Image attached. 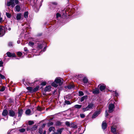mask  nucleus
<instances>
[{
	"instance_id": "nucleus-1",
	"label": "nucleus",
	"mask_w": 134,
	"mask_h": 134,
	"mask_svg": "<svg viewBox=\"0 0 134 134\" xmlns=\"http://www.w3.org/2000/svg\"><path fill=\"white\" fill-rule=\"evenodd\" d=\"M95 107L94 104L92 103H89L85 108H83L82 109L84 112L92 110Z\"/></svg>"
},
{
	"instance_id": "nucleus-2",
	"label": "nucleus",
	"mask_w": 134,
	"mask_h": 134,
	"mask_svg": "<svg viewBox=\"0 0 134 134\" xmlns=\"http://www.w3.org/2000/svg\"><path fill=\"white\" fill-rule=\"evenodd\" d=\"M48 121L47 120H43L40 122L39 123V125H41L42 126H52L53 125V123L51 122H48Z\"/></svg>"
},
{
	"instance_id": "nucleus-3",
	"label": "nucleus",
	"mask_w": 134,
	"mask_h": 134,
	"mask_svg": "<svg viewBox=\"0 0 134 134\" xmlns=\"http://www.w3.org/2000/svg\"><path fill=\"white\" fill-rule=\"evenodd\" d=\"M101 110L100 109H99L98 110L96 111L93 114L92 118V119L95 118L100 113Z\"/></svg>"
},
{
	"instance_id": "nucleus-4",
	"label": "nucleus",
	"mask_w": 134,
	"mask_h": 134,
	"mask_svg": "<svg viewBox=\"0 0 134 134\" xmlns=\"http://www.w3.org/2000/svg\"><path fill=\"white\" fill-rule=\"evenodd\" d=\"M63 80L62 79L60 78H57L55 80L56 83L58 84L59 85H62L63 83Z\"/></svg>"
},
{
	"instance_id": "nucleus-5",
	"label": "nucleus",
	"mask_w": 134,
	"mask_h": 134,
	"mask_svg": "<svg viewBox=\"0 0 134 134\" xmlns=\"http://www.w3.org/2000/svg\"><path fill=\"white\" fill-rule=\"evenodd\" d=\"M37 126H29L27 127V131H31L32 132L37 130Z\"/></svg>"
},
{
	"instance_id": "nucleus-6",
	"label": "nucleus",
	"mask_w": 134,
	"mask_h": 134,
	"mask_svg": "<svg viewBox=\"0 0 134 134\" xmlns=\"http://www.w3.org/2000/svg\"><path fill=\"white\" fill-rule=\"evenodd\" d=\"M114 105L113 104H110L109 107V113H111L112 112L114 111Z\"/></svg>"
},
{
	"instance_id": "nucleus-7",
	"label": "nucleus",
	"mask_w": 134,
	"mask_h": 134,
	"mask_svg": "<svg viewBox=\"0 0 134 134\" xmlns=\"http://www.w3.org/2000/svg\"><path fill=\"white\" fill-rule=\"evenodd\" d=\"M9 115L12 117L15 118L16 116V115L15 111L12 110H9Z\"/></svg>"
},
{
	"instance_id": "nucleus-8",
	"label": "nucleus",
	"mask_w": 134,
	"mask_h": 134,
	"mask_svg": "<svg viewBox=\"0 0 134 134\" xmlns=\"http://www.w3.org/2000/svg\"><path fill=\"white\" fill-rule=\"evenodd\" d=\"M64 129L63 128L59 129L57 130L56 132H54L52 134H62Z\"/></svg>"
},
{
	"instance_id": "nucleus-9",
	"label": "nucleus",
	"mask_w": 134,
	"mask_h": 134,
	"mask_svg": "<svg viewBox=\"0 0 134 134\" xmlns=\"http://www.w3.org/2000/svg\"><path fill=\"white\" fill-rule=\"evenodd\" d=\"M23 114V110L22 109H18V117L20 120Z\"/></svg>"
},
{
	"instance_id": "nucleus-10",
	"label": "nucleus",
	"mask_w": 134,
	"mask_h": 134,
	"mask_svg": "<svg viewBox=\"0 0 134 134\" xmlns=\"http://www.w3.org/2000/svg\"><path fill=\"white\" fill-rule=\"evenodd\" d=\"M3 27L0 26V37H1L4 35L5 34L4 31L3 29Z\"/></svg>"
},
{
	"instance_id": "nucleus-11",
	"label": "nucleus",
	"mask_w": 134,
	"mask_h": 134,
	"mask_svg": "<svg viewBox=\"0 0 134 134\" xmlns=\"http://www.w3.org/2000/svg\"><path fill=\"white\" fill-rule=\"evenodd\" d=\"M7 54L9 57H15L16 56L15 54L14 53H11L9 52H8Z\"/></svg>"
},
{
	"instance_id": "nucleus-12",
	"label": "nucleus",
	"mask_w": 134,
	"mask_h": 134,
	"mask_svg": "<svg viewBox=\"0 0 134 134\" xmlns=\"http://www.w3.org/2000/svg\"><path fill=\"white\" fill-rule=\"evenodd\" d=\"M51 86H46L44 89V91L45 92H49L51 91Z\"/></svg>"
},
{
	"instance_id": "nucleus-13",
	"label": "nucleus",
	"mask_w": 134,
	"mask_h": 134,
	"mask_svg": "<svg viewBox=\"0 0 134 134\" xmlns=\"http://www.w3.org/2000/svg\"><path fill=\"white\" fill-rule=\"evenodd\" d=\"M99 86V89L101 91H102L104 90L105 88V87L103 84L102 85H100L98 86Z\"/></svg>"
},
{
	"instance_id": "nucleus-14",
	"label": "nucleus",
	"mask_w": 134,
	"mask_h": 134,
	"mask_svg": "<svg viewBox=\"0 0 134 134\" xmlns=\"http://www.w3.org/2000/svg\"><path fill=\"white\" fill-rule=\"evenodd\" d=\"M82 82L85 85H86L88 82V80L86 77H84L83 78L82 80Z\"/></svg>"
},
{
	"instance_id": "nucleus-15",
	"label": "nucleus",
	"mask_w": 134,
	"mask_h": 134,
	"mask_svg": "<svg viewBox=\"0 0 134 134\" xmlns=\"http://www.w3.org/2000/svg\"><path fill=\"white\" fill-rule=\"evenodd\" d=\"M8 111L7 110H4L2 113V115L3 116H6L8 114Z\"/></svg>"
},
{
	"instance_id": "nucleus-16",
	"label": "nucleus",
	"mask_w": 134,
	"mask_h": 134,
	"mask_svg": "<svg viewBox=\"0 0 134 134\" xmlns=\"http://www.w3.org/2000/svg\"><path fill=\"white\" fill-rule=\"evenodd\" d=\"M25 113L26 115H31L32 114L30 110L29 109H28L26 110Z\"/></svg>"
},
{
	"instance_id": "nucleus-17",
	"label": "nucleus",
	"mask_w": 134,
	"mask_h": 134,
	"mask_svg": "<svg viewBox=\"0 0 134 134\" xmlns=\"http://www.w3.org/2000/svg\"><path fill=\"white\" fill-rule=\"evenodd\" d=\"M21 13L18 14L16 15V18L17 20H20L21 18Z\"/></svg>"
},
{
	"instance_id": "nucleus-18",
	"label": "nucleus",
	"mask_w": 134,
	"mask_h": 134,
	"mask_svg": "<svg viewBox=\"0 0 134 134\" xmlns=\"http://www.w3.org/2000/svg\"><path fill=\"white\" fill-rule=\"evenodd\" d=\"M55 130V127L53 126H51L49 129V132H54Z\"/></svg>"
},
{
	"instance_id": "nucleus-19",
	"label": "nucleus",
	"mask_w": 134,
	"mask_h": 134,
	"mask_svg": "<svg viewBox=\"0 0 134 134\" xmlns=\"http://www.w3.org/2000/svg\"><path fill=\"white\" fill-rule=\"evenodd\" d=\"M111 132L114 134H117L116 132V129L115 128L112 127L111 128Z\"/></svg>"
},
{
	"instance_id": "nucleus-20",
	"label": "nucleus",
	"mask_w": 134,
	"mask_h": 134,
	"mask_svg": "<svg viewBox=\"0 0 134 134\" xmlns=\"http://www.w3.org/2000/svg\"><path fill=\"white\" fill-rule=\"evenodd\" d=\"M87 97H88L87 96H83L80 99V101L81 102L83 101L84 100L87 99Z\"/></svg>"
},
{
	"instance_id": "nucleus-21",
	"label": "nucleus",
	"mask_w": 134,
	"mask_h": 134,
	"mask_svg": "<svg viewBox=\"0 0 134 134\" xmlns=\"http://www.w3.org/2000/svg\"><path fill=\"white\" fill-rule=\"evenodd\" d=\"M35 121L30 120L28 121V124L30 125L34 124L35 123Z\"/></svg>"
},
{
	"instance_id": "nucleus-22",
	"label": "nucleus",
	"mask_w": 134,
	"mask_h": 134,
	"mask_svg": "<svg viewBox=\"0 0 134 134\" xmlns=\"http://www.w3.org/2000/svg\"><path fill=\"white\" fill-rule=\"evenodd\" d=\"M15 8L16 11L19 12L20 10V7L19 5H17L16 6Z\"/></svg>"
},
{
	"instance_id": "nucleus-23",
	"label": "nucleus",
	"mask_w": 134,
	"mask_h": 134,
	"mask_svg": "<svg viewBox=\"0 0 134 134\" xmlns=\"http://www.w3.org/2000/svg\"><path fill=\"white\" fill-rule=\"evenodd\" d=\"M99 90L98 89H95L93 92L94 94H98L99 93Z\"/></svg>"
},
{
	"instance_id": "nucleus-24",
	"label": "nucleus",
	"mask_w": 134,
	"mask_h": 134,
	"mask_svg": "<svg viewBox=\"0 0 134 134\" xmlns=\"http://www.w3.org/2000/svg\"><path fill=\"white\" fill-rule=\"evenodd\" d=\"M62 124V122L59 121H57L55 122L56 126H59Z\"/></svg>"
},
{
	"instance_id": "nucleus-25",
	"label": "nucleus",
	"mask_w": 134,
	"mask_h": 134,
	"mask_svg": "<svg viewBox=\"0 0 134 134\" xmlns=\"http://www.w3.org/2000/svg\"><path fill=\"white\" fill-rule=\"evenodd\" d=\"M65 124V125L67 126H70V125L71 126H74L73 123H72L70 124V122L69 121L66 122Z\"/></svg>"
},
{
	"instance_id": "nucleus-26",
	"label": "nucleus",
	"mask_w": 134,
	"mask_h": 134,
	"mask_svg": "<svg viewBox=\"0 0 134 134\" xmlns=\"http://www.w3.org/2000/svg\"><path fill=\"white\" fill-rule=\"evenodd\" d=\"M24 17L27 18H28V12H25L24 13Z\"/></svg>"
},
{
	"instance_id": "nucleus-27",
	"label": "nucleus",
	"mask_w": 134,
	"mask_h": 134,
	"mask_svg": "<svg viewBox=\"0 0 134 134\" xmlns=\"http://www.w3.org/2000/svg\"><path fill=\"white\" fill-rule=\"evenodd\" d=\"M82 107L81 105H79L78 104H76L74 106V107L75 108L77 109H80Z\"/></svg>"
},
{
	"instance_id": "nucleus-28",
	"label": "nucleus",
	"mask_w": 134,
	"mask_h": 134,
	"mask_svg": "<svg viewBox=\"0 0 134 134\" xmlns=\"http://www.w3.org/2000/svg\"><path fill=\"white\" fill-rule=\"evenodd\" d=\"M26 89L30 91V92H33V88L31 87H27Z\"/></svg>"
},
{
	"instance_id": "nucleus-29",
	"label": "nucleus",
	"mask_w": 134,
	"mask_h": 134,
	"mask_svg": "<svg viewBox=\"0 0 134 134\" xmlns=\"http://www.w3.org/2000/svg\"><path fill=\"white\" fill-rule=\"evenodd\" d=\"M57 4V3L56 2H52L50 3V5L51 6L56 5Z\"/></svg>"
},
{
	"instance_id": "nucleus-30",
	"label": "nucleus",
	"mask_w": 134,
	"mask_h": 134,
	"mask_svg": "<svg viewBox=\"0 0 134 134\" xmlns=\"http://www.w3.org/2000/svg\"><path fill=\"white\" fill-rule=\"evenodd\" d=\"M84 95V93L82 91H79V96H82Z\"/></svg>"
},
{
	"instance_id": "nucleus-31",
	"label": "nucleus",
	"mask_w": 134,
	"mask_h": 134,
	"mask_svg": "<svg viewBox=\"0 0 134 134\" xmlns=\"http://www.w3.org/2000/svg\"><path fill=\"white\" fill-rule=\"evenodd\" d=\"M6 15L7 17L9 18H10L11 16V14L9 13H6Z\"/></svg>"
},
{
	"instance_id": "nucleus-32",
	"label": "nucleus",
	"mask_w": 134,
	"mask_h": 134,
	"mask_svg": "<svg viewBox=\"0 0 134 134\" xmlns=\"http://www.w3.org/2000/svg\"><path fill=\"white\" fill-rule=\"evenodd\" d=\"M51 85L55 87H57L58 86V85H57L54 82L52 83L51 84Z\"/></svg>"
},
{
	"instance_id": "nucleus-33",
	"label": "nucleus",
	"mask_w": 134,
	"mask_h": 134,
	"mask_svg": "<svg viewBox=\"0 0 134 134\" xmlns=\"http://www.w3.org/2000/svg\"><path fill=\"white\" fill-rule=\"evenodd\" d=\"M13 44L12 42H10L8 43V46H9L12 47L13 46Z\"/></svg>"
},
{
	"instance_id": "nucleus-34",
	"label": "nucleus",
	"mask_w": 134,
	"mask_h": 134,
	"mask_svg": "<svg viewBox=\"0 0 134 134\" xmlns=\"http://www.w3.org/2000/svg\"><path fill=\"white\" fill-rule=\"evenodd\" d=\"M25 131V130L24 129H19V131L21 132H24Z\"/></svg>"
},
{
	"instance_id": "nucleus-35",
	"label": "nucleus",
	"mask_w": 134,
	"mask_h": 134,
	"mask_svg": "<svg viewBox=\"0 0 134 134\" xmlns=\"http://www.w3.org/2000/svg\"><path fill=\"white\" fill-rule=\"evenodd\" d=\"M11 4L12 7H14L15 5L14 1H11Z\"/></svg>"
},
{
	"instance_id": "nucleus-36",
	"label": "nucleus",
	"mask_w": 134,
	"mask_h": 134,
	"mask_svg": "<svg viewBox=\"0 0 134 134\" xmlns=\"http://www.w3.org/2000/svg\"><path fill=\"white\" fill-rule=\"evenodd\" d=\"M83 75L81 74L79 75L78 76V78L79 79H82L83 78Z\"/></svg>"
},
{
	"instance_id": "nucleus-37",
	"label": "nucleus",
	"mask_w": 134,
	"mask_h": 134,
	"mask_svg": "<svg viewBox=\"0 0 134 134\" xmlns=\"http://www.w3.org/2000/svg\"><path fill=\"white\" fill-rule=\"evenodd\" d=\"M34 44V43L31 42H30L29 43V45L31 46H33Z\"/></svg>"
},
{
	"instance_id": "nucleus-38",
	"label": "nucleus",
	"mask_w": 134,
	"mask_h": 134,
	"mask_svg": "<svg viewBox=\"0 0 134 134\" xmlns=\"http://www.w3.org/2000/svg\"><path fill=\"white\" fill-rule=\"evenodd\" d=\"M65 103L67 104H70L71 103L69 100H65Z\"/></svg>"
},
{
	"instance_id": "nucleus-39",
	"label": "nucleus",
	"mask_w": 134,
	"mask_h": 134,
	"mask_svg": "<svg viewBox=\"0 0 134 134\" xmlns=\"http://www.w3.org/2000/svg\"><path fill=\"white\" fill-rule=\"evenodd\" d=\"M67 87L69 89H70L73 88V86L71 85H68Z\"/></svg>"
},
{
	"instance_id": "nucleus-40",
	"label": "nucleus",
	"mask_w": 134,
	"mask_h": 134,
	"mask_svg": "<svg viewBox=\"0 0 134 134\" xmlns=\"http://www.w3.org/2000/svg\"><path fill=\"white\" fill-rule=\"evenodd\" d=\"M107 124L105 121L103 122L102 126H107Z\"/></svg>"
},
{
	"instance_id": "nucleus-41",
	"label": "nucleus",
	"mask_w": 134,
	"mask_h": 134,
	"mask_svg": "<svg viewBox=\"0 0 134 134\" xmlns=\"http://www.w3.org/2000/svg\"><path fill=\"white\" fill-rule=\"evenodd\" d=\"M47 83L46 82H43L41 83V85L42 86H45Z\"/></svg>"
},
{
	"instance_id": "nucleus-42",
	"label": "nucleus",
	"mask_w": 134,
	"mask_h": 134,
	"mask_svg": "<svg viewBox=\"0 0 134 134\" xmlns=\"http://www.w3.org/2000/svg\"><path fill=\"white\" fill-rule=\"evenodd\" d=\"M38 87H36L35 88H34V89H33V92H35L36 91L38 90Z\"/></svg>"
},
{
	"instance_id": "nucleus-43",
	"label": "nucleus",
	"mask_w": 134,
	"mask_h": 134,
	"mask_svg": "<svg viewBox=\"0 0 134 134\" xmlns=\"http://www.w3.org/2000/svg\"><path fill=\"white\" fill-rule=\"evenodd\" d=\"M11 1L8 2H7V6H8V7H9L10 5H11Z\"/></svg>"
},
{
	"instance_id": "nucleus-44",
	"label": "nucleus",
	"mask_w": 134,
	"mask_h": 134,
	"mask_svg": "<svg viewBox=\"0 0 134 134\" xmlns=\"http://www.w3.org/2000/svg\"><path fill=\"white\" fill-rule=\"evenodd\" d=\"M39 132L40 134H42L43 132V130L42 129L40 128L39 129Z\"/></svg>"
},
{
	"instance_id": "nucleus-45",
	"label": "nucleus",
	"mask_w": 134,
	"mask_h": 134,
	"mask_svg": "<svg viewBox=\"0 0 134 134\" xmlns=\"http://www.w3.org/2000/svg\"><path fill=\"white\" fill-rule=\"evenodd\" d=\"M80 116L81 118H83L85 117V115L83 114H81L80 115Z\"/></svg>"
},
{
	"instance_id": "nucleus-46",
	"label": "nucleus",
	"mask_w": 134,
	"mask_h": 134,
	"mask_svg": "<svg viewBox=\"0 0 134 134\" xmlns=\"http://www.w3.org/2000/svg\"><path fill=\"white\" fill-rule=\"evenodd\" d=\"M17 55L19 56H21L22 55V53L20 52H17Z\"/></svg>"
},
{
	"instance_id": "nucleus-47",
	"label": "nucleus",
	"mask_w": 134,
	"mask_h": 134,
	"mask_svg": "<svg viewBox=\"0 0 134 134\" xmlns=\"http://www.w3.org/2000/svg\"><path fill=\"white\" fill-rule=\"evenodd\" d=\"M37 110L40 111H41L42 110V108L40 107H38L37 108Z\"/></svg>"
},
{
	"instance_id": "nucleus-48",
	"label": "nucleus",
	"mask_w": 134,
	"mask_h": 134,
	"mask_svg": "<svg viewBox=\"0 0 134 134\" xmlns=\"http://www.w3.org/2000/svg\"><path fill=\"white\" fill-rule=\"evenodd\" d=\"M38 48L40 49L41 48L43 47L42 45V44L38 45Z\"/></svg>"
},
{
	"instance_id": "nucleus-49",
	"label": "nucleus",
	"mask_w": 134,
	"mask_h": 134,
	"mask_svg": "<svg viewBox=\"0 0 134 134\" xmlns=\"http://www.w3.org/2000/svg\"><path fill=\"white\" fill-rule=\"evenodd\" d=\"M0 77L2 79H4L5 78L4 76L3 75H2L1 74H0Z\"/></svg>"
},
{
	"instance_id": "nucleus-50",
	"label": "nucleus",
	"mask_w": 134,
	"mask_h": 134,
	"mask_svg": "<svg viewBox=\"0 0 134 134\" xmlns=\"http://www.w3.org/2000/svg\"><path fill=\"white\" fill-rule=\"evenodd\" d=\"M61 16L58 13H57L56 14V17L58 18L59 17H60Z\"/></svg>"
},
{
	"instance_id": "nucleus-51",
	"label": "nucleus",
	"mask_w": 134,
	"mask_h": 134,
	"mask_svg": "<svg viewBox=\"0 0 134 134\" xmlns=\"http://www.w3.org/2000/svg\"><path fill=\"white\" fill-rule=\"evenodd\" d=\"M3 62L2 61H0V67H2L3 66Z\"/></svg>"
},
{
	"instance_id": "nucleus-52",
	"label": "nucleus",
	"mask_w": 134,
	"mask_h": 134,
	"mask_svg": "<svg viewBox=\"0 0 134 134\" xmlns=\"http://www.w3.org/2000/svg\"><path fill=\"white\" fill-rule=\"evenodd\" d=\"M5 88L4 87H3L1 89L0 91L2 92H3L5 90Z\"/></svg>"
},
{
	"instance_id": "nucleus-53",
	"label": "nucleus",
	"mask_w": 134,
	"mask_h": 134,
	"mask_svg": "<svg viewBox=\"0 0 134 134\" xmlns=\"http://www.w3.org/2000/svg\"><path fill=\"white\" fill-rule=\"evenodd\" d=\"M15 2L16 4H17L19 3V1L18 0H15Z\"/></svg>"
},
{
	"instance_id": "nucleus-54",
	"label": "nucleus",
	"mask_w": 134,
	"mask_h": 134,
	"mask_svg": "<svg viewBox=\"0 0 134 134\" xmlns=\"http://www.w3.org/2000/svg\"><path fill=\"white\" fill-rule=\"evenodd\" d=\"M107 126H102V129L104 130L107 128Z\"/></svg>"
},
{
	"instance_id": "nucleus-55",
	"label": "nucleus",
	"mask_w": 134,
	"mask_h": 134,
	"mask_svg": "<svg viewBox=\"0 0 134 134\" xmlns=\"http://www.w3.org/2000/svg\"><path fill=\"white\" fill-rule=\"evenodd\" d=\"M108 113L107 112V111L106 110L105 111V116H106V117L108 116Z\"/></svg>"
},
{
	"instance_id": "nucleus-56",
	"label": "nucleus",
	"mask_w": 134,
	"mask_h": 134,
	"mask_svg": "<svg viewBox=\"0 0 134 134\" xmlns=\"http://www.w3.org/2000/svg\"><path fill=\"white\" fill-rule=\"evenodd\" d=\"M24 51H27V48L25 47L24 48Z\"/></svg>"
},
{
	"instance_id": "nucleus-57",
	"label": "nucleus",
	"mask_w": 134,
	"mask_h": 134,
	"mask_svg": "<svg viewBox=\"0 0 134 134\" xmlns=\"http://www.w3.org/2000/svg\"><path fill=\"white\" fill-rule=\"evenodd\" d=\"M115 94L116 96H117L118 95V93L116 92H115Z\"/></svg>"
},
{
	"instance_id": "nucleus-58",
	"label": "nucleus",
	"mask_w": 134,
	"mask_h": 134,
	"mask_svg": "<svg viewBox=\"0 0 134 134\" xmlns=\"http://www.w3.org/2000/svg\"><path fill=\"white\" fill-rule=\"evenodd\" d=\"M8 116H7L6 117H5V118H3L5 120H7L8 119Z\"/></svg>"
},
{
	"instance_id": "nucleus-59",
	"label": "nucleus",
	"mask_w": 134,
	"mask_h": 134,
	"mask_svg": "<svg viewBox=\"0 0 134 134\" xmlns=\"http://www.w3.org/2000/svg\"><path fill=\"white\" fill-rule=\"evenodd\" d=\"M77 126H72V127L73 128H77V127H76Z\"/></svg>"
},
{
	"instance_id": "nucleus-60",
	"label": "nucleus",
	"mask_w": 134,
	"mask_h": 134,
	"mask_svg": "<svg viewBox=\"0 0 134 134\" xmlns=\"http://www.w3.org/2000/svg\"><path fill=\"white\" fill-rule=\"evenodd\" d=\"M17 43H18V44H19V43H20V41L19 40H18L17 41Z\"/></svg>"
},
{
	"instance_id": "nucleus-61",
	"label": "nucleus",
	"mask_w": 134,
	"mask_h": 134,
	"mask_svg": "<svg viewBox=\"0 0 134 134\" xmlns=\"http://www.w3.org/2000/svg\"><path fill=\"white\" fill-rule=\"evenodd\" d=\"M43 134H46V131H44L43 132Z\"/></svg>"
},
{
	"instance_id": "nucleus-62",
	"label": "nucleus",
	"mask_w": 134,
	"mask_h": 134,
	"mask_svg": "<svg viewBox=\"0 0 134 134\" xmlns=\"http://www.w3.org/2000/svg\"><path fill=\"white\" fill-rule=\"evenodd\" d=\"M46 47H44V49H43V51H45V50H46Z\"/></svg>"
},
{
	"instance_id": "nucleus-63",
	"label": "nucleus",
	"mask_w": 134,
	"mask_h": 134,
	"mask_svg": "<svg viewBox=\"0 0 134 134\" xmlns=\"http://www.w3.org/2000/svg\"><path fill=\"white\" fill-rule=\"evenodd\" d=\"M36 8H34V10H35V11L36 12H37V11H38V10H37V11H36Z\"/></svg>"
},
{
	"instance_id": "nucleus-64",
	"label": "nucleus",
	"mask_w": 134,
	"mask_h": 134,
	"mask_svg": "<svg viewBox=\"0 0 134 134\" xmlns=\"http://www.w3.org/2000/svg\"><path fill=\"white\" fill-rule=\"evenodd\" d=\"M7 134H10V132H8Z\"/></svg>"
}]
</instances>
